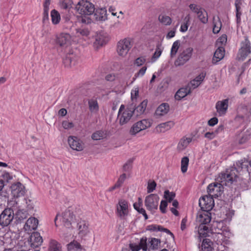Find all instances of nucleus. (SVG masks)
Listing matches in <instances>:
<instances>
[{
    "label": "nucleus",
    "mask_w": 251,
    "mask_h": 251,
    "mask_svg": "<svg viewBox=\"0 0 251 251\" xmlns=\"http://www.w3.org/2000/svg\"><path fill=\"white\" fill-rule=\"evenodd\" d=\"M77 228L78 234L81 238L85 237L90 232L88 223L84 220H80L77 223Z\"/></svg>",
    "instance_id": "nucleus-15"
},
{
    "label": "nucleus",
    "mask_w": 251,
    "mask_h": 251,
    "mask_svg": "<svg viewBox=\"0 0 251 251\" xmlns=\"http://www.w3.org/2000/svg\"><path fill=\"white\" fill-rule=\"evenodd\" d=\"M220 177L221 183H223V185H225L231 184L235 180L230 175L227 174L226 172L225 173L221 174Z\"/></svg>",
    "instance_id": "nucleus-29"
},
{
    "label": "nucleus",
    "mask_w": 251,
    "mask_h": 251,
    "mask_svg": "<svg viewBox=\"0 0 251 251\" xmlns=\"http://www.w3.org/2000/svg\"><path fill=\"white\" fill-rule=\"evenodd\" d=\"M206 224H201L199 226V233L200 236H206L207 234L208 227Z\"/></svg>",
    "instance_id": "nucleus-54"
},
{
    "label": "nucleus",
    "mask_w": 251,
    "mask_h": 251,
    "mask_svg": "<svg viewBox=\"0 0 251 251\" xmlns=\"http://www.w3.org/2000/svg\"><path fill=\"white\" fill-rule=\"evenodd\" d=\"M132 44L130 38H125L119 41L117 45V51L119 55L125 57L132 48Z\"/></svg>",
    "instance_id": "nucleus-6"
},
{
    "label": "nucleus",
    "mask_w": 251,
    "mask_h": 251,
    "mask_svg": "<svg viewBox=\"0 0 251 251\" xmlns=\"http://www.w3.org/2000/svg\"><path fill=\"white\" fill-rule=\"evenodd\" d=\"M251 53V44L247 36L244 37V40L241 43V47L238 53V58L243 61Z\"/></svg>",
    "instance_id": "nucleus-5"
},
{
    "label": "nucleus",
    "mask_w": 251,
    "mask_h": 251,
    "mask_svg": "<svg viewBox=\"0 0 251 251\" xmlns=\"http://www.w3.org/2000/svg\"><path fill=\"white\" fill-rule=\"evenodd\" d=\"M175 196L174 192H170L169 190H166L164 192V197L169 202L174 200Z\"/></svg>",
    "instance_id": "nucleus-52"
},
{
    "label": "nucleus",
    "mask_w": 251,
    "mask_h": 251,
    "mask_svg": "<svg viewBox=\"0 0 251 251\" xmlns=\"http://www.w3.org/2000/svg\"><path fill=\"white\" fill-rule=\"evenodd\" d=\"M225 55V49L223 47H219L214 52L212 58V63L216 64L218 62L222 60Z\"/></svg>",
    "instance_id": "nucleus-23"
},
{
    "label": "nucleus",
    "mask_w": 251,
    "mask_h": 251,
    "mask_svg": "<svg viewBox=\"0 0 251 251\" xmlns=\"http://www.w3.org/2000/svg\"><path fill=\"white\" fill-rule=\"evenodd\" d=\"M191 92L190 88L187 85L185 87L181 88L177 91L175 96V99L177 100H180L189 94Z\"/></svg>",
    "instance_id": "nucleus-25"
},
{
    "label": "nucleus",
    "mask_w": 251,
    "mask_h": 251,
    "mask_svg": "<svg viewBox=\"0 0 251 251\" xmlns=\"http://www.w3.org/2000/svg\"><path fill=\"white\" fill-rule=\"evenodd\" d=\"M174 126V123L172 121H169L161 123L156 127V130L158 132H164L171 129Z\"/></svg>",
    "instance_id": "nucleus-26"
},
{
    "label": "nucleus",
    "mask_w": 251,
    "mask_h": 251,
    "mask_svg": "<svg viewBox=\"0 0 251 251\" xmlns=\"http://www.w3.org/2000/svg\"><path fill=\"white\" fill-rule=\"evenodd\" d=\"M10 188L11 194L15 198L21 197L25 194V187L20 182L13 183Z\"/></svg>",
    "instance_id": "nucleus-12"
},
{
    "label": "nucleus",
    "mask_w": 251,
    "mask_h": 251,
    "mask_svg": "<svg viewBox=\"0 0 251 251\" xmlns=\"http://www.w3.org/2000/svg\"><path fill=\"white\" fill-rule=\"evenodd\" d=\"M88 106L90 111L92 113H96L98 112L99 106L97 100L94 99L88 100Z\"/></svg>",
    "instance_id": "nucleus-33"
},
{
    "label": "nucleus",
    "mask_w": 251,
    "mask_h": 251,
    "mask_svg": "<svg viewBox=\"0 0 251 251\" xmlns=\"http://www.w3.org/2000/svg\"><path fill=\"white\" fill-rule=\"evenodd\" d=\"M94 17L97 21H104L107 19V11L105 8L95 9Z\"/></svg>",
    "instance_id": "nucleus-21"
},
{
    "label": "nucleus",
    "mask_w": 251,
    "mask_h": 251,
    "mask_svg": "<svg viewBox=\"0 0 251 251\" xmlns=\"http://www.w3.org/2000/svg\"><path fill=\"white\" fill-rule=\"evenodd\" d=\"M222 27V23L219 17L216 21L215 18H213V32L214 33H218L219 32Z\"/></svg>",
    "instance_id": "nucleus-44"
},
{
    "label": "nucleus",
    "mask_w": 251,
    "mask_h": 251,
    "mask_svg": "<svg viewBox=\"0 0 251 251\" xmlns=\"http://www.w3.org/2000/svg\"><path fill=\"white\" fill-rule=\"evenodd\" d=\"M241 0H236L235 2V5L236 7V18L237 23L240 22L241 13L240 12L241 9L240 5L241 4Z\"/></svg>",
    "instance_id": "nucleus-46"
},
{
    "label": "nucleus",
    "mask_w": 251,
    "mask_h": 251,
    "mask_svg": "<svg viewBox=\"0 0 251 251\" xmlns=\"http://www.w3.org/2000/svg\"><path fill=\"white\" fill-rule=\"evenodd\" d=\"M191 141V138L183 137L179 140L177 146V150L179 151H183Z\"/></svg>",
    "instance_id": "nucleus-27"
},
{
    "label": "nucleus",
    "mask_w": 251,
    "mask_h": 251,
    "mask_svg": "<svg viewBox=\"0 0 251 251\" xmlns=\"http://www.w3.org/2000/svg\"><path fill=\"white\" fill-rule=\"evenodd\" d=\"M61 245L56 241L51 240L50 243L49 251H61Z\"/></svg>",
    "instance_id": "nucleus-42"
},
{
    "label": "nucleus",
    "mask_w": 251,
    "mask_h": 251,
    "mask_svg": "<svg viewBox=\"0 0 251 251\" xmlns=\"http://www.w3.org/2000/svg\"><path fill=\"white\" fill-rule=\"evenodd\" d=\"M147 67L144 66L140 70L134 75L133 80H135L137 77H141L144 75L147 70Z\"/></svg>",
    "instance_id": "nucleus-58"
},
{
    "label": "nucleus",
    "mask_w": 251,
    "mask_h": 251,
    "mask_svg": "<svg viewBox=\"0 0 251 251\" xmlns=\"http://www.w3.org/2000/svg\"><path fill=\"white\" fill-rule=\"evenodd\" d=\"M189 20L190 17H189V16H187L185 18V22L182 24L180 26V31L181 32H185L187 30L189 25Z\"/></svg>",
    "instance_id": "nucleus-53"
},
{
    "label": "nucleus",
    "mask_w": 251,
    "mask_h": 251,
    "mask_svg": "<svg viewBox=\"0 0 251 251\" xmlns=\"http://www.w3.org/2000/svg\"><path fill=\"white\" fill-rule=\"evenodd\" d=\"M71 36L69 34L62 33L56 36V43L60 47L68 46L70 43Z\"/></svg>",
    "instance_id": "nucleus-18"
},
{
    "label": "nucleus",
    "mask_w": 251,
    "mask_h": 251,
    "mask_svg": "<svg viewBox=\"0 0 251 251\" xmlns=\"http://www.w3.org/2000/svg\"><path fill=\"white\" fill-rule=\"evenodd\" d=\"M71 0H62L61 2V7L62 8L67 10L71 6Z\"/></svg>",
    "instance_id": "nucleus-56"
},
{
    "label": "nucleus",
    "mask_w": 251,
    "mask_h": 251,
    "mask_svg": "<svg viewBox=\"0 0 251 251\" xmlns=\"http://www.w3.org/2000/svg\"><path fill=\"white\" fill-rule=\"evenodd\" d=\"M162 53V50L158 47L156 48L155 52L154 53L151 60L152 62L155 61L161 55Z\"/></svg>",
    "instance_id": "nucleus-60"
},
{
    "label": "nucleus",
    "mask_w": 251,
    "mask_h": 251,
    "mask_svg": "<svg viewBox=\"0 0 251 251\" xmlns=\"http://www.w3.org/2000/svg\"><path fill=\"white\" fill-rule=\"evenodd\" d=\"M197 17L199 20L203 24H206L208 22V14L204 9L202 11L201 10L197 14Z\"/></svg>",
    "instance_id": "nucleus-37"
},
{
    "label": "nucleus",
    "mask_w": 251,
    "mask_h": 251,
    "mask_svg": "<svg viewBox=\"0 0 251 251\" xmlns=\"http://www.w3.org/2000/svg\"><path fill=\"white\" fill-rule=\"evenodd\" d=\"M197 220L201 224H207L210 223L211 217L207 212L204 211L202 213L200 214L197 216Z\"/></svg>",
    "instance_id": "nucleus-30"
},
{
    "label": "nucleus",
    "mask_w": 251,
    "mask_h": 251,
    "mask_svg": "<svg viewBox=\"0 0 251 251\" xmlns=\"http://www.w3.org/2000/svg\"><path fill=\"white\" fill-rule=\"evenodd\" d=\"M189 163V158L188 157H183L181 161V170L182 173H185L187 170Z\"/></svg>",
    "instance_id": "nucleus-47"
},
{
    "label": "nucleus",
    "mask_w": 251,
    "mask_h": 251,
    "mask_svg": "<svg viewBox=\"0 0 251 251\" xmlns=\"http://www.w3.org/2000/svg\"><path fill=\"white\" fill-rule=\"evenodd\" d=\"M137 123L141 131L151 127L152 124L151 121L148 119H144L137 122Z\"/></svg>",
    "instance_id": "nucleus-40"
},
{
    "label": "nucleus",
    "mask_w": 251,
    "mask_h": 251,
    "mask_svg": "<svg viewBox=\"0 0 251 251\" xmlns=\"http://www.w3.org/2000/svg\"><path fill=\"white\" fill-rule=\"evenodd\" d=\"M161 243L160 239L155 238H151L149 239V244L150 245V248L152 250L157 249Z\"/></svg>",
    "instance_id": "nucleus-41"
},
{
    "label": "nucleus",
    "mask_w": 251,
    "mask_h": 251,
    "mask_svg": "<svg viewBox=\"0 0 251 251\" xmlns=\"http://www.w3.org/2000/svg\"><path fill=\"white\" fill-rule=\"evenodd\" d=\"M139 246L140 249L146 251L147 249V238H142L141 239Z\"/></svg>",
    "instance_id": "nucleus-63"
},
{
    "label": "nucleus",
    "mask_w": 251,
    "mask_h": 251,
    "mask_svg": "<svg viewBox=\"0 0 251 251\" xmlns=\"http://www.w3.org/2000/svg\"><path fill=\"white\" fill-rule=\"evenodd\" d=\"M109 40V38L106 34L103 32L98 33L95 37L94 45L97 48L105 45Z\"/></svg>",
    "instance_id": "nucleus-20"
},
{
    "label": "nucleus",
    "mask_w": 251,
    "mask_h": 251,
    "mask_svg": "<svg viewBox=\"0 0 251 251\" xmlns=\"http://www.w3.org/2000/svg\"><path fill=\"white\" fill-rule=\"evenodd\" d=\"M137 123L141 131L151 127L152 124L151 121L148 119H144L137 122Z\"/></svg>",
    "instance_id": "nucleus-38"
},
{
    "label": "nucleus",
    "mask_w": 251,
    "mask_h": 251,
    "mask_svg": "<svg viewBox=\"0 0 251 251\" xmlns=\"http://www.w3.org/2000/svg\"><path fill=\"white\" fill-rule=\"evenodd\" d=\"M38 220L34 217L29 218L26 221L24 228L29 231L36 229L38 226Z\"/></svg>",
    "instance_id": "nucleus-22"
},
{
    "label": "nucleus",
    "mask_w": 251,
    "mask_h": 251,
    "mask_svg": "<svg viewBox=\"0 0 251 251\" xmlns=\"http://www.w3.org/2000/svg\"><path fill=\"white\" fill-rule=\"evenodd\" d=\"M137 123L141 131L151 127L152 124L151 121L148 119H144L137 122Z\"/></svg>",
    "instance_id": "nucleus-39"
},
{
    "label": "nucleus",
    "mask_w": 251,
    "mask_h": 251,
    "mask_svg": "<svg viewBox=\"0 0 251 251\" xmlns=\"http://www.w3.org/2000/svg\"><path fill=\"white\" fill-rule=\"evenodd\" d=\"M68 251H81L80 244L76 241H73L67 245Z\"/></svg>",
    "instance_id": "nucleus-35"
},
{
    "label": "nucleus",
    "mask_w": 251,
    "mask_h": 251,
    "mask_svg": "<svg viewBox=\"0 0 251 251\" xmlns=\"http://www.w3.org/2000/svg\"><path fill=\"white\" fill-rule=\"evenodd\" d=\"M138 125V123L136 122L132 125L129 131L130 135H135L141 131Z\"/></svg>",
    "instance_id": "nucleus-51"
},
{
    "label": "nucleus",
    "mask_w": 251,
    "mask_h": 251,
    "mask_svg": "<svg viewBox=\"0 0 251 251\" xmlns=\"http://www.w3.org/2000/svg\"><path fill=\"white\" fill-rule=\"evenodd\" d=\"M159 196L156 194H150L145 200V205L147 209L151 212H154L158 208Z\"/></svg>",
    "instance_id": "nucleus-7"
},
{
    "label": "nucleus",
    "mask_w": 251,
    "mask_h": 251,
    "mask_svg": "<svg viewBox=\"0 0 251 251\" xmlns=\"http://www.w3.org/2000/svg\"><path fill=\"white\" fill-rule=\"evenodd\" d=\"M132 161L129 160H128L123 166V169L125 172L129 171L132 167Z\"/></svg>",
    "instance_id": "nucleus-62"
},
{
    "label": "nucleus",
    "mask_w": 251,
    "mask_h": 251,
    "mask_svg": "<svg viewBox=\"0 0 251 251\" xmlns=\"http://www.w3.org/2000/svg\"><path fill=\"white\" fill-rule=\"evenodd\" d=\"M201 250L202 251H213V243L209 239H204L201 245Z\"/></svg>",
    "instance_id": "nucleus-32"
},
{
    "label": "nucleus",
    "mask_w": 251,
    "mask_h": 251,
    "mask_svg": "<svg viewBox=\"0 0 251 251\" xmlns=\"http://www.w3.org/2000/svg\"><path fill=\"white\" fill-rule=\"evenodd\" d=\"M223 189L222 184L218 183H213L208 186L207 192L210 197L213 198H216L221 196Z\"/></svg>",
    "instance_id": "nucleus-11"
},
{
    "label": "nucleus",
    "mask_w": 251,
    "mask_h": 251,
    "mask_svg": "<svg viewBox=\"0 0 251 251\" xmlns=\"http://www.w3.org/2000/svg\"><path fill=\"white\" fill-rule=\"evenodd\" d=\"M147 229L151 231H160L165 232L171 235L173 238L174 237V234L167 228H164L160 225H151L148 226Z\"/></svg>",
    "instance_id": "nucleus-28"
},
{
    "label": "nucleus",
    "mask_w": 251,
    "mask_h": 251,
    "mask_svg": "<svg viewBox=\"0 0 251 251\" xmlns=\"http://www.w3.org/2000/svg\"><path fill=\"white\" fill-rule=\"evenodd\" d=\"M205 75L206 74L205 73H201L187 84L188 87L190 88L191 91L197 88L202 83L205 78Z\"/></svg>",
    "instance_id": "nucleus-19"
},
{
    "label": "nucleus",
    "mask_w": 251,
    "mask_h": 251,
    "mask_svg": "<svg viewBox=\"0 0 251 251\" xmlns=\"http://www.w3.org/2000/svg\"><path fill=\"white\" fill-rule=\"evenodd\" d=\"M226 173L232 177V178L236 180L238 174V171L235 167H232L226 170Z\"/></svg>",
    "instance_id": "nucleus-48"
},
{
    "label": "nucleus",
    "mask_w": 251,
    "mask_h": 251,
    "mask_svg": "<svg viewBox=\"0 0 251 251\" xmlns=\"http://www.w3.org/2000/svg\"><path fill=\"white\" fill-rule=\"evenodd\" d=\"M17 204L18 203L15 201H11L9 202L8 205L11 207L5 208L0 215V225L1 226H7L12 221L14 216V211L15 210V205Z\"/></svg>",
    "instance_id": "nucleus-2"
},
{
    "label": "nucleus",
    "mask_w": 251,
    "mask_h": 251,
    "mask_svg": "<svg viewBox=\"0 0 251 251\" xmlns=\"http://www.w3.org/2000/svg\"><path fill=\"white\" fill-rule=\"evenodd\" d=\"M106 134L103 131L98 130L92 135V139L94 140H99L104 138Z\"/></svg>",
    "instance_id": "nucleus-45"
},
{
    "label": "nucleus",
    "mask_w": 251,
    "mask_h": 251,
    "mask_svg": "<svg viewBox=\"0 0 251 251\" xmlns=\"http://www.w3.org/2000/svg\"><path fill=\"white\" fill-rule=\"evenodd\" d=\"M68 142L70 147L74 150L81 151L83 150V144L76 137L69 136L68 139Z\"/></svg>",
    "instance_id": "nucleus-14"
},
{
    "label": "nucleus",
    "mask_w": 251,
    "mask_h": 251,
    "mask_svg": "<svg viewBox=\"0 0 251 251\" xmlns=\"http://www.w3.org/2000/svg\"><path fill=\"white\" fill-rule=\"evenodd\" d=\"M135 109L133 108H126L122 104L119 109L117 119L121 126L127 124L131 120Z\"/></svg>",
    "instance_id": "nucleus-3"
},
{
    "label": "nucleus",
    "mask_w": 251,
    "mask_h": 251,
    "mask_svg": "<svg viewBox=\"0 0 251 251\" xmlns=\"http://www.w3.org/2000/svg\"><path fill=\"white\" fill-rule=\"evenodd\" d=\"M156 183L153 180H150L148 183L147 192L148 193L152 192L156 188Z\"/></svg>",
    "instance_id": "nucleus-55"
},
{
    "label": "nucleus",
    "mask_w": 251,
    "mask_h": 251,
    "mask_svg": "<svg viewBox=\"0 0 251 251\" xmlns=\"http://www.w3.org/2000/svg\"><path fill=\"white\" fill-rule=\"evenodd\" d=\"M190 9L197 14L199 13L201 10L202 11L203 8L198 6L195 4H190L189 6Z\"/></svg>",
    "instance_id": "nucleus-57"
},
{
    "label": "nucleus",
    "mask_w": 251,
    "mask_h": 251,
    "mask_svg": "<svg viewBox=\"0 0 251 251\" xmlns=\"http://www.w3.org/2000/svg\"><path fill=\"white\" fill-rule=\"evenodd\" d=\"M50 15L52 23L54 25L58 24L60 21V15L58 12L53 9L51 11Z\"/></svg>",
    "instance_id": "nucleus-43"
},
{
    "label": "nucleus",
    "mask_w": 251,
    "mask_h": 251,
    "mask_svg": "<svg viewBox=\"0 0 251 251\" xmlns=\"http://www.w3.org/2000/svg\"><path fill=\"white\" fill-rule=\"evenodd\" d=\"M228 99L218 101L216 104V109L218 115L222 116L226 113L228 107Z\"/></svg>",
    "instance_id": "nucleus-17"
},
{
    "label": "nucleus",
    "mask_w": 251,
    "mask_h": 251,
    "mask_svg": "<svg viewBox=\"0 0 251 251\" xmlns=\"http://www.w3.org/2000/svg\"><path fill=\"white\" fill-rule=\"evenodd\" d=\"M148 103L147 100H144L136 108V111L139 114H142L145 111Z\"/></svg>",
    "instance_id": "nucleus-49"
},
{
    "label": "nucleus",
    "mask_w": 251,
    "mask_h": 251,
    "mask_svg": "<svg viewBox=\"0 0 251 251\" xmlns=\"http://www.w3.org/2000/svg\"><path fill=\"white\" fill-rule=\"evenodd\" d=\"M214 205L213 198L210 196H204L199 200V205L204 211L208 212L211 210Z\"/></svg>",
    "instance_id": "nucleus-10"
},
{
    "label": "nucleus",
    "mask_w": 251,
    "mask_h": 251,
    "mask_svg": "<svg viewBox=\"0 0 251 251\" xmlns=\"http://www.w3.org/2000/svg\"><path fill=\"white\" fill-rule=\"evenodd\" d=\"M158 20L165 25H170L172 22L171 18L164 14H161L159 15Z\"/></svg>",
    "instance_id": "nucleus-36"
},
{
    "label": "nucleus",
    "mask_w": 251,
    "mask_h": 251,
    "mask_svg": "<svg viewBox=\"0 0 251 251\" xmlns=\"http://www.w3.org/2000/svg\"><path fill=\"white\" fill-rule=\"evenodd\" d=\"M126 174L124 173V174H122L119 176L117 181L114 184V185H113V186L109 188V189H108L107 191H109V192H112V191H113V190H115L116 189L120 188L122 186L123 184L124 183V182L125 180H126Z\"/></svg>",
    "instance_id": "nucleus-31"
},
{
    "label": "nucleus",
    "mask_w": 251,
    "mask_h": 251,
    "mask_svg": "<svg viewBox=\"0 0 251 251\" xmlns=\"http://www.w3.org/2000/svg\"><path fill=\"white\" fill-rule=\"evenodd\" d=\"M75 216L72 211L70 210H66L62 215V221L64 225L69 228L71 227L72 223L74 221Z\"/></svg>",
    "instance_id": "nucleus-13"
},
{
    "label": "nucleus",
    "mask_w": 251,
    "mask_h": 251,
    "mask_svg": "<svg viewBox=\"0 0 251 251\" xmlns=\"http://www.w3.org/2000/svg\"><path fill=\"white\" fill-rule=\"evenodd\" d=\"M75 9L82 15H91L95 12V6L88 0H81L76 4Z\"/></svg>",
    "instance_id": "nucleus-4"
},
{
    "label": "nucleus",
    "mask_w": 251,
    "mask_h": 251,
    "mask_svg": "<svg viewBox=\"0 0 251 251\" xmlns=\"http://www.w3.org/2000/svg\"><path fill=\"white\" fill-rule=\"evenodd\" d=\"M179 45L180 44L178 41H176L173 43L171 51V57H173L176 55L179 49Z\"/></svg>",
    "instance_id": "nucleus-50"
},
{
    "label": "nucleus",
    "mask_w": 251,
    "mask_h": 251,
    "mask_svg": "<svg viewBox=\"0 0 251 251\" xmlns=\"http://www.w3.org/2000/svg\"><path fill=\"white\" fill-rule=\"evenodd\" d=\"M34 204L32 200L25 198L23 200L22 204L17 206L15 205L14 211H16V218L20 221L25 219L30 213L33 211Z\"/></svg>",
    "instance_id": "nucleus-1"
},
{
    "label": "nucleus",
    "mask_w": 251,
    "mask_h": 251,
    "mask_svg": "<svg viewBox=\"0 0 251 251\" xmlns=\"http://www.w3.org/2000/svg\"><path fill=\"white\" fill-rule=\"evenodd\" d=\"M146 61V59L144 56H141L135 60L134 64L137 66H140L145 63Z\"/></svg>",
    "instance_id": "nucleus-61"
},
{
    "label": "nucleus",
    "mask_w": 251,
    "mask_h": 251,
    "mask_svg": "<svg viewBox=\"0 0 251 251\" xmlns=\"http://www.w3.org/2000/svg\"><path fill=\"white\" fill-rule=\"evenodd\" d=\"M62 126L65 129H70L74 126V124L72 122L68 121H63L62 122Z\"/></svg>",
    "instance_id": "nucleus-59"
},
{
    "label": "nucleus",
    "mask_w": 251,
    "mask_h": 251,
    "mask_svg": "<svg viewBox=\"0 0 251 251\" xmlns=\"http://www.w3.org/2000/svg\"><path fill=\"white\" fill-rule=\"evenodd\" d=\"M170 109L169 105L167 103L161 104L156 109L155 115L156 116H162L168 113Z\"/></svg>",
    "instance_id": "nucleus-24"
},
{
    "label": "nucleus",
    "mask_w": 251,
    "mask_h": 251,
    "mask_svg": "<svg viewBox=\"0 0 251 251\" xmlns=\"http://www.w3.org/2000/svg\"><path fill=\"white\" fill-rule=\"evenodd\" d=\"M193 49L192 48L189 47L185 49L181 53L179 54L175 62L176 66H180L183 65L191 58Z\"/></svg>",
    "instance_id": "nucleus-8"
},
{
    "label": "nucleus",
    "mask_w": 251,
    "mask_h": 251,
    "mask_svg": "<svg viewBox=\"0 0 251 251\" xmlns=\"http://www.w3.org/2000/svg\"><path fill=\"white\" fill-rule=\"evenodd\" d=\"M63 63L66 67H71L73 65V63L70 61V54L66 55L65 58L63 60Z\"/></svg>",
    "instance_id": "nucleus-64"
},
{
    "label": "nucleus",
    "mask_w": 251,
    "mask_h": 251,
    "mask_svg": "<svg viewBox=\"0 0 251 251\" xmlns=\"http://www.w3.org/2000/svg\"><path fill=\"white\" fill-rule=\"evenodd\" d=\"M249 165H250V162H249L248 160L245 159H241L236 162V168L238 172L243 170L248 171Z\"/></svg>",
    "instance_id": "nucleus-34"
},
{
    "label": "nucleus",
    "mask_w": 251,
    "mask_h": 251,
    "mask_svg": "<svg viewBox=\"0 0 251 251\" xmlns=\"http://www.w3.org/2000/svg\"><path fill=\"white\" fill-rule=\"evenodd\" d=\"M43 242L42 237L38 232H34L30 236L29 240H28V244L33 248H36L41 245Z\"/></svg>",
    "instance_id": "nucleus-16"
},
{
    "label": "nucleus",
    "mask_w": 251,
    "mask_h": 251,
    "mask_svg": "<svg viewBox=\"0 0 251 251\" xmlns=\"http://www.w3.org/2000/svg\"><path fill=\"white\" fill-rule=\"evenodd\" d=\"M128 202L124 199L120 200L116 206V214L121 219H124L129 213Z\"/></svg>",
    "instance_id": "nucleus-9"
}]
</instances>
